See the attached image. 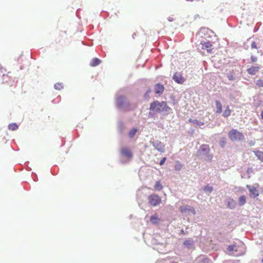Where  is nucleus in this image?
<instances>
[{
	"instance_id": "1",
	"label": "nucleus",
	"mask_w": 263,
	"mask_h": 263,
	"mask_svg": "<svg viewBox=\"0 0 263 263\" xmlns=\"http://www.w3.org/2000/svg\"><path fill=\"white\" fill-rule=\"evenodd\" d=\"M149 109L157 112H168L171 109L167 106L165 102H159L157 101H154L150 105Z\"/></svg>"
},
{
	"instance_id": "2",
	"label": "nucleus",
	"mask_w": 263,
	"mask_h": 263,
	"mask_svg": "<svg viewBox=\"0 0 263 263\" xmlns=\"http://www.w3.org/2000/svg\"><path fill=\"white\" fill-rule=\"evenodd\" d=\"M228 251L231 253L232 255L235 256H240L245 253V247L243 244L240 245H231L228 247Z\"/></svg>"
},
{
	"instance_id": "3",
	"label": "nucleus",
	"mask_w": 263,
	"mask_h": 263,
	"mask_svg": "<svg viewBox=\"0 0 263 263\" xmlns=\"http://www.w3.org/2000/svg\"><path fill=\"white\" fill-rule=\"evenodd\" d=\"M230 139L232 141L242 140L244 138L243 134L236 129H232L228 133Z\"/></svg>"
},
{
	"instance_id": "4",
	"label": "nucleus",
	"mask_w": 263,
	"mask_h": 263,
	"mask_svg": "<svg viewBox=\"0 0 263 263\" xmlns=\"http://www.w3.org/2000/svg\"><path fill=\"white\" fill-rule=\"evenodd\" d=\"M148 200L149 204L154 206L159 205L161 202V198L156 194L150 195Z\"/></svg>"
},
{
	"instance_id": "5",
	"label": "nucleus",
	"mask_w": 263,
	"mask_h": 263,
	"mask_svg": "<svg viewBox=\"0 0 263 263\" xmlns=\"http://www.w3.org/2000/svg\"><path fill=\"white\" fill-rule=\"evenodd\" d=\"M117 105L119 108H123L125 106H129V103L127 101L126 98L122 96H119L116 100Z\"/></svg>"
},
{
	"instance_id": "6",
	"label": "nucleus",
	"mask_w": 263,
	"mask_h": 263,
	"mask_svg": "<svg viewBox=\"0 0 263 263\" xmlns=\"http://www.w3.org/2000/svg\"><path fill=\"white\" fill-rule=\"evenodd\" d=\"M10 73V72H9L7 74H4L3 75L2 83L11 86L13 84L14 80L8 74Z\"/></svg>"
},
{
	"instance_id": "7",
	"label": "nucleus",
	"mask_w": 263,
	"mask_h": 263,
	"mask_svg": "<svg viewBox=\"0 0 263 263\" xmlns=\"http://www.w3.org/2000/svg\"><path fill=\"white\" fill-rule=\"evenodd\" d=\"M201 48L203 50H206L208 53H212L213 47V45L210 42H201Z\"/></svg>"
},
{
	"instance_id": "8",
	"label": "nucleus",
	"mask_w": 263,
	"mask_h": 263,
	"mask_svg": "<svg viewBox=\"0 0 263 263\" xmlns=\"http://www.w3.org/2000/svg\"><path fill=\"white\" fill-rule=\"evenodd\" d=\"M246 187L249 190L251 197L255 198L259 196L258 191L255 187L250 185H247Z\"/></svg>"
},
{
	"instance_id": "9",
	"label": "nucleus",
	"mask_w": 263,
	"mask_h": 263,
	"mask_svg": "<svg viewBox=\"0 0 263 263\" xmlns=\"http://www.w3.org/2000/svg\"><path fill=\"white\" fill-rule=\"evenodd\" d=\"M173 79L176 82H177L178 84H182L184 82V78L183 77L182 74L179 72H176L174 74Z\"/></svg>"
},
{
	"instance_id": "10",
	"label": "nucleus",
	"mask_w": 263,
	"mask_h": 263,
	"mask_svg": "<svg viewBox=\"0 0 263 263\" xmlns=\"http://www.w3.org/2000/svg\"><path fill=\"white\" fill-rule=\"evenodd\" d=\"M121 153L128 158H131L133 157L132 153L130 149L126 147H123L121 150Z\"/></svg>"
},
{
	"instance_id": "11",
	"label": "nucleus",
	"mask_w": 263,
	"mask_h": 263,
	"mask_svg": "<svg viewBox=\"0 0 263 263\" xmlns=\"http://www.w3.org/2000/svg\"><path fill=\"white\" fill-rule=\"evenodd\" d=\"M179 209H180V211L181 213H185L187 211L193 212L194 213H195V210L193 209V208H192L189 205H187L181 206L180 207Z\"/></svg>"
},
{
	"instance_id": "12",
	"label": "nucleus",
	"mask_w": 263,
	"mask_h": 263,
	"mask_svg": "<svg viewBox=\"0 0 263 263\" xmlns=\"http://www.w3.org/2000/svg\"><path fill=\"white\" fill-rule=\"evenodd\" d=\"M194 242L192 239H189L183 242V245L189 249H194Z\"/></svg>"
},
{
	"instance_id": "13",
	"label": "nucleus",
	"mask_w": 263,
	"mask_h": 263,
	"mask_svg": "<svg viewBox=\"0 0 263 263\" xmlns=\"http://www.w3.org/2000/svg\"><path fill=\"white\" fill-rule=\"evenodd\" d=\"M153 145L156 149L161 152H163L164 150V145L161 142H155Z\"/></svg>"
},
{
	"instance_id": "14",
	"label": "nucleus",
	"mask_w": 263,
	"mask_h": 263,
	"mask_svg": "<svg viewBox=\"0 0 263 263\" xmlns=\"http://www.w3.org/2000/svg\"><path fill=\"white\" fill-rule=\"evenodd\" d=\"M189 121L192 123L195 127L201 126L204 125V123L202 121H200L196 119L193 120L190 119Z\"/></svg>"
},
{
	"instance_id": "15",
	"label": "nucleus",
	"mask_w": 263,
	"mask_h": 263,
	"mask_svg": "<svg viewBox=\"0 0 263 263\" xmlns=\"http://www.w3.org/2000/svg\"><path fill=\"white\" fill-rule=\"evenodd\" d=\"M259 67L258 66H252L250 68L248 69V72L252 75L256 74L259 70Z\"/></svg>"
},
{
	"instance_id": "16",
	"label": "nucleus",
	"mask_w": 263,
	"mask_h": 263,
	"mask_svg": "<svg viewBox=\"0 0 263 263\" xmlns=\"http://www.w3.org/2000/svg\"><path fill=\"white\" fill-rule=\"evenodd\" d=\"M164 90V87L162 85L157 84L155 86V93L157 94H161Z\"/></svg>"
},
{
	"instance_id": "17",
	"label": "nucleus",
	"mask_w": 263,
	"mask_h": 263,
	"mask_svg": "<svg viewBox=\"0 0 263 263\" xmlns=\"http://www.w3.org/2000/svg\"><path fill=\"white\" fill-rule=\"evenodd\" d=\"M216 107V113L221 114L222 112V104L219 101L216 100L215 101Z\"/></svg>"
},
{
	"instance_id": "18",
	"label": "nucleus",
	"mask_w": 263,
	"mask_h": 263,
	"mask_svg": "<svg viewBox=\"0 0 263 263\" xmlns=\"http://www.w3.org/2000/svg\"><path fill=\"white\" fill-rule=\"evenodd\" d=\"M101 63V61L98 58H93L92 59L90 65L91 67H95L99 65Z\"/></svg>"
},
{
	"instance_id": "19",
	"label": "nucleus",
	"mask_w": 263,
	"mask_h": 263,
	"mask_svg": "<svg viewBox=\"0 0 263 263\" xmlns=\"http://www.w3.org/2000/svg\"><path fill=\"white\" fill-rule=\"evenodd\" d=\"M159 220L160 219L157 214L151 216L150 218V221L153 224L157 223Z\"/></svg>"
},
{
	"instance_id": "20",
	"label": "nucleus",
	"mask_w": 263,
	"mask_h": 263,
	"mask_svg": "<svg viewBox=\"0 0 263 263\" xmlns=\"http://www.w3.org/2000/svg\"><path fill=\"white\" fill-rule=\"evenodd\" d=\"M255 155L261 162H263V152L259 151H254Z\"/></svg>"
},
{
	"instance_id": "21",
	"label": "nucleus",
	"mask_w": 263,
	"mask_h": 263,
	"mask_svg": "<svg viewBox=\"0 0 263 263\" xmlns=\"http://www.w3.org/2000/svg\"><path fill=\"white\" fill-rule=\"evenodd\" d=\"M163 189V186L161 184L160 181H158L156 182L155 185H154V189L156 191H160L162 190Z\"/></svg>"
},
{
	"instance_id": "22",
	"label": "nucleus",
	"mask_w": 263,
	"mask_h": 263,
	"mask_svg": "<svg viewBox=\"0 0 263 263\" xmlns=\"http://www.w3.org/2000/svg\"><path fill=\"white\" fill-rule=\"evenodd\" d=\"M200 150L203 153H208L210 151L209 146L206 144H203L200 146Z\"/></svg>"
},
{
	"instance_id": "23",
	"label": "nucleus",
	"mask_w": 263,
	"mask_h": 263,
	"mask_svg": "<svg viewBox=\"0 0 263 263\" xmlns=\"http://www.w3.org/2000/svg\"><path fill=\"white\" fill-rule=\"evenodd\" d=\"M182 166L183 165L179 161H177L174 166L175 170L177 171H180L182 169Z\"/></svg>"
},
{
	"instance_id": "24",
	"label": "nucleus",
	"mask_w": 263,
	"mask_h": 263,
	"mask_svg": "<svg viewBox=\"0 0 263 263\" xmlns=\"http://www.w3.org/2000/svg\"><path fill=\"white\" fill-rule=\"evenodd\" d=\"M231 110L229 108V106H227L226 109L223 111V116L224 117H228L231 115Z\"/></svg>"
},
{
	"instance_id": "25",
	"label": "nucleus",
	"mask_w": 263,
	"mask_h": 263,
	"mask_svg": "<svg viewBox=\"0 0 263 263\" xmlns=\"http://www.w3.org/2000/svg\"><path fill=\"white\" fill-rule=\"evenodd\" d=\"M238 201H239V204L240 206H242V205H244L246 202L245 196L243 195V196H240L239 198Z\"/></svg>"
},
{
	"instance_id": "26",
	"label": "nucleus",
	"mask_w": 263,
	"mask_h": 263,
	"mask_svg": "<svg viewBox=\"0 0 263 263\" xmlns=\"http://www.w3.org/2000/svg\"><path fill=\"white\" fill-rule=\"evenodd\" d=\"M18 126L16 123L10 124L8 126V128L11 130H15L18 128Z\"/></svg>"
},
{
	"instance_id": "27",
	"label": "nucleus",
	"mask_w": 263,
	"mask_h": 263,
	"mask_svg": "<svg viewBox=\"0 0 263 263\" xmlns=\"http://www.w3.org/2000/svg\"><path fill=\"white\" fill-rule=\"evenodd\" d=\"M137 132V129L135 128H133L128 133V135H129V137L131 138H133L135 136V135H136Z\"/></svg>"
},
{
	"instance_id": "28",
	"label": "nucleus",
	"mask_w": 263,
	"mask_h": 263,
	"mask_svg": "<svg viewBox=\"0 0 263 263\" xmlns=\"http://www.w3.org/2000/svg\"><path fill=\"white\" fill-rule=\"evenodd\" d=\"M64 85L62 83H57L54 85V88L57 90H61L63 88Z\"/></svg>"
},
{
	"instance_id": "29",
	"label": "nucleus",
	"mask_w": 263,
	"mask_h": 263,
	"mask_svg": "<svg viewBox=\"0 0 263 263\" xmlns=\"http://www.w3.org/2000/svg\"><path fill=\"white\" fill-rule=\"evenodd\" d=\"M256 85L258 87H263V80L259 79L256 81Z\"/></svg>"
},
{
	"instance_id": "30",
	"label": "nucleus",
	"mask_w": 263,
	"mask_h": 263,
	"mask_svg": "<svg viewBox=\"0 0 263 263\" xmlns=\"http://www.w3.org/2000/svg\"><path fill=\"white\" fill-rule=\"evenodd\" d=\"M166 159V158L165 157L163 158L161 160V161H160L159 164H160V165H163V164L164 163V162H165V161Z\"/></svg>"
},
{
	"instance_id": "31",
	"label": "nucleus",
	"mask_w": 263,
	"mask_h": 263,
	"mask_svg": "<svg viewBox=\"0 0 263 263\" xmlns=\"http://www.w3.org/2000/svg\"><path fill=\"white\" fill-rule=\"evenodd\" d=\"M251 48H255V49L257 48V45H256V43L255 42H253L251 44Z\"/></svg>"
},
{
	"instance_id": "32",
	"label": "nucleus",
	"mask_w": 263,
	"mask_h": 263,
	"mask_svg": "<svg viewBox=\"0 0 263 263\" xmlns=\"http://www.w3.org/2000/svg\"><path fill=\"white\" fill-rule=\"evenodd\" d=\"M204 190V191H209L211 192L212 191L213 189L212 187L207 186Z\"/></svg>"
},
{
	"instance_id": "33",
	"label": "nucleus",
	"mask_w": 263,
	"mask_h": 263,
	"mask_svg": "<svg viewBox=\"0 0 263 263\" xmlns=\"http://www.w3.org/2000/svg\"><path fill=\"white\" fill-rule=\"evenodd\" d=\"M220 144H221V146H222V147L224 146V144H226V141H225L224 138H223V140L221 141Z\"/></svg>"
},
{
	"instance_id": "34",
	"label": "nucleus",
	"mask_w": 263,
	"mask_h": 263,
	"mask_svg": "<svg viewBox=\"0 0 263 263\" xmlns=\"http://www.w3.org/2000/svg\"><path fill=\"white\" fill-rule=\"evenodd\" d=\"M250 145H253L254 144V142L251 141L249 143Z\"/></svg>"
},
{
	"instance_id": "35",
	"label": "nucleus",
	"mask_w": 263,
	"mask_h": 263,
	"mask_svg": "<svg viewBox=\"0 0 263 263\" xmlns=\"http://www.w3.org/2000/svg\"><path fill=\"white\" fill-rule=\"evenodd\" d=\"M252 60L253 62H255L256 60V58H254V59L252 58Z\"/></svg>"
},
{
	"instance_id": "36",
	"label": "nucleus",
	"mask_w": 263,
	"mask_h": 263,
	"mask_svg": "<svg viewBox=\"0 0 263 263\" xmlns=\"http://www.w3.org/2000/svg\"><path fill=\"white\" fill-rule=\"evenodd\" d=\"M261 117L263 119V110L262 111V112L261 113Z\"/></svg>"
},
{
	"instance_id": "37",
	"label": "nucleus",
	"mask_w": 263,
	"mask_h": 263,
	"mask_svg": "<svg viewBox=\"0 0 263 263\" xmlns=\"http://www.w3.org/2000/svg\"><path fill=\"white\" fill-rule=\"evenodd\" d=\"M232 204H234V201L233 200V199H231V201H230Z\"/></svg>"
},
{
	"instance_id": "38",
	"label": "nucleus",
	"mask_w": 263,
	"mask_h": 263,
	"mask_svg": "<svg viewBox=\"0 0 263 263\" xmlns=\"http://www.w3.org/2000/svg\"><path fill=\"white\" fill-rule=\"evenodd\" d=\"M230 202H231L230 201H229V202H228V206H229V207H230V208H231L230 205H231V203H230Z\"/></svg>"
},
{
	"instance_id": "39",
	"label": "nucleus",
	"mask_w": 263,
	"mask_h": 263,
	"mask_svg": "<svg viewBox=\"0 0 263 263\" xmlns=\"http://www.w3.org/2000/svg\"><path fill=\"white\" fill-rule=\"evenodd\" d=\"M187 1H189V2H193L194 1V0H186Z\"/></svg>"
},
{
	"instance_id": "40",
	"label": "nucleus",
	"mask_w": 263,
	"mask_h": 263,
	"mask_svg": "<svg viewBox=\"0 0 263 263\" xmlns=\"http://www.w3.org/2000/svg\"><path fill=\"white\" fill-rule=\"evenodd\" d=\"M172 263H177V262H175V261H173V262H172Z\"/></svg>"
},
{
	"instance_id": "41",
	"label": "nucleus",
	"mask_w": 263,
	"mask_h": 263,
	"mask_svg": "<svg viewBox=\"0 0 263 263\" xmlns=\"http://www.w3.org/2000/svg\"><path fill=\"white\" fill-rule=\"evenodd\" d=\"M262 262L263 263V259H262Z\"/></svg>"
}]
</instances>
